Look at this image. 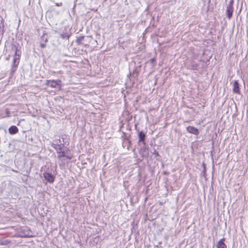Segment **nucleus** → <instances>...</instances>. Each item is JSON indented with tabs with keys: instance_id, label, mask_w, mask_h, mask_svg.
Returning a JSON list of instances; mask_svg holds the SVG:
<instances>
[{
	"instance_id": "f257e3e1",
	"label": "nucleus",
	"mask_w": 248,
	"mask_h": 248,
	"mask_svg": "<svg viewBox=\"0 0 248 248\" xmlns=\"http://www.w3.org/2000/svg\"><path fill=\"white\" fill-rule=\"evenodd\" d=\"M12 50L14 52V59L12 64V68L11 75H12L16 70L19 64L20 57L21 55V51L15 45H12Z\"/></svg>"
},
{
	"instance_id": "f03ea898",
	"label": "nucleus",
	"mask_w": 248,
	"mask_h": 248,
	"mask_svg": "<svg viewBox=\"0 0 248 248\" xmlns=\"http://www.w3.org/2000/svg\"><path fill=\"white\" fill-rule=\"evenodd\" d=\"M68 143V139L65 137L62 136L61 138L56 139L54 140L53 142L52 143L51 146L52 147H54L55 146H64V145L66 143Z\"/></svg>"
},
{
	"instance_id": "7ed1b4c3",
	"label": "nucleus",
	"mask_w": 248,
	"mask_h": 248,
	"mask_svg": "<svg viewBox=\"0 0 248 248\" xmlns=\"http://www.w3.org/2000/svg\"><path fill=\"white\" fill-rule=\"evenodd\" d=\"M61 83V81L59 79L56 80H47L46 81V85L47 86H50L51 88H56L57 85H60Z\"/></svg>"
},
{
	"instance_id": "20e7f679",
	"label": "nucleus",
	"mask_w": 248,
	"mask_h": 248,
	"mask_svg": "<svg viewBox=\"0 0 248 248\" xmlns=\"http://www.w3.org/2000/svg\"><path fill=\"white\" fill-rule=\"evenodd\" d=\"M44 177L48 183H52L54 181L55 177L52 173L49 172H44L43 173Z\"/></svg>"
},
{
	"instance_id": "39448f33",
	"label": "nucleus",
	"mask_w": 248,
	"mask_h": 248,
	"mask_svg": "<svg viewBox=\"0 0 248 248\" xmlns=\"http://www.w3.org/2000/svg\"><path fill=\"white\" fill-rule=\"evenodd\" d=\"M68 151L69 150L67 149H65V151L57 154L58 159L59 160H62V158H66V159L70 160L72 158V157L67 155Z\"/></svg>"
},
{
	"instance_id": "423d86ee",
	"label": "nucleus",
	"mask_w": 248,
	"mask_h": 248,
	"mask_svg": "<svg viewBox=\"0 0 248 248\" xmlns=\"http://www.w3.org/2000/svg\"><path fill=\"white\" fill-rule=\"evenodd\" d=\"M146 135L143 131H140L138 134V138H139V142H141L143 144H145V140Z\"/></svg>"
},
{
	"instance_id": "0eeeda50",
	"label": "nucleus",
	"mask_w": 248,
	"mask_h": 248,
	"mask_svg": "<svg viewBox=\"0 0 248 248\" xmlns=\"http://www.w3.org/2000/svg\"><path fill=\"white\" fill-rule=\"evenodd\" d=\"M187 131L190 133L196 135H198L199 132L196 128L192 126H188L186 128Z\"/></svg>"
},
{
	"instance_id": "6e6552de",
	"label": "nucleus",
	"mask_w": 248,
	"mask_h": 248,
	"mask_svg": "<svg viewBox=\"0 0 248 248\" xmlns=\"http://www.w3.org/2000/svg\"><path fill=\"white\" fill-rule=\"evenodd\" d=\"M233 92L237 94H240L239 84L237 80H235L233 83Z\"/></svg>"
},
{
	"instance_id": "1a4fd4ad",
	"label": "nucleus",
	"mask_w": 248,
	"mask_h": 248,
	"mask_svg": "<svg viewBox=\"0 0 248 248\" xmlns=\"http://www.w3.org/2000/svg\"><path fill=\"white\" fill-rule=\"evenodd\" d=\"M233 12V7L227 6L226 15H227V17L228 19H230L232 17Z\"/></svg>"
},
{
	"instance_id": "9d476101",
	"label": "nucleus",
	"mask_w": 248,
	"mask_h": 248,
	"mask_svg": "<svg viewBox=\"0 0 248 248\" xmlns=\"http://www.w3.org/2000/svg\"><path fill=\"white\" fill-rule=\"evenodd\" d=\"M225 238H223L219 240L217 244V248H227L226 245L224 243Z\"/></svg>"
},
{
	"instance_id": "9b49d317",
	"label": "nucleus",
	"mask_w": 248,
	"mask_h": 248,
	"mask_svg": "<svg viewBox=\"0 0 248 248\" xmlns=\"http://www.w3.org/2000/svg\"><path fill=\"white\" fill-rule=\"evenodd\" d=\"M9 132L11 135H14L18 133V129L15 125H12L9 128Z\"/></svg>"
},
{
	"instance_id": "f8f14e48",
	"label": "nucleus",
	"mask_w": 248,
	"mask_h": 248,
	"mask_svg": "<svg viewBox=\"0 0 248 248\" xmlns=\"http://www.w3.org/2000/svg\"><path fill=\"white\" fill-rule=\"evenodd\" d=\"M53 147L56 150L57 154L65 151V149H67L66 147L60 146H55Z\"/></svg>"
},
{
	"instance_id": "ddd939ff",
	"label": "nucleus",
	"mask_w": 248,
	"mask_h": 248,
	"mask_svg": "<svg viewBox=\"0 0 248 248\" xmlns=\"http://www.w3.org/2000/svg\"><path fill=\"white\" fill-rule=\"evenodd\" d=\"M41 42L44 43H47L48 42V38L46 33H44L43 35L41 36Z\"/></svg>"
},
{
	"instance_id": "4468645a",
	"label": "nucleus",
	"mask_w": 248,
	"mask_h": 248,
	"mask_svg": "<svg viewBox=\"0 0 248 248\" xmlns=\"http://www.w3.org/2000/svg\"><path fill=\"white\" fill-rule=\"evenodd\" d=\"M4 26L3 22V19H2L0 23V34L1 35L3 34L4 32Z\"/></svg>"
},
{
	"instance_id": "2eb2a0df",
	"label": "nucleus",
	"mask_w": 248,
	"mask_h": 248,
	"mask_svg": "<svg viewBox=\"0 0 248 248\" xmlns=\"http://www.w3.org/2000/svg\"><path fill=\"white\" fill-rule=\"evenodd\" d=\"M84 38V36H80L78 37L76 40V42L77 43V44L78 45H80L82 43V41L83 40Z\"/></svg>"
},
{
	"instance_id": "dca6fc26",
	"label": "nucleus",
	"mask_w": 248,
	"mask_h": 248,
	"mask_svg": "<svg viewBox=\"0 0 248 248\" xmlns=\"http://www.w3.org/2000/svg\"><path fill=\"white\" fill-rule=\"evenodd\" d=\"M61 37L62 39H68L69 38V35L67 34V33H63L61 35Z\"/></svg>"
},
{
	"instance_id": "f3484780",
	"label": "nucleus",
	"mask_w": 248,
	"mask_h": 248,
	"mask_svg": "<svg viewBox=\"0 0 248 248\" xmlns=\"http://www.w3.org/2000/svg\"><path fill=\"white\" fill-rule=\"evenodd\" d=\"M138 73L137 72L136 69H135L132 74H130V75H131L134 78L138 76Z\"/></svg>"
},
{
	"instance_id": "a211bd4d",
	"label": "nucleus",
	"mask_w": 248,
	"mask_h": 248,
	"mask_svg": "<svg viewBox=\"0 0 248 248\" xmlns=\"http://www.w3.org/2000/svg\"><path fill=\"white\" fill-rule=\"evenodd\" d=\"M66 158H62V160H59L61 162H59L60 166L64 165L65 163V159Z\"/></svg>"
},
{
	"instance_id": "6ab92c4d",
	"label": "nucleus",
	"mask_w": 248,
	"mask_h": 248,
	"mask_svg": "<svg viewBox=\"0 0 248 248\" xmlns=\"http://www.w3.org/2000/svg\"><path fill=\"white\" fill-rule=\"evenodd\" d=\"M152 154L155 155L156 158H157V157L160 156L158 153L155 149H154V152H153ZM156 159H157V158H156Z\"/></svg>"
},
{
	"instance_id": "aec40b11",
	"label": "nucleus",
	"mask_w": 248,
	"mask_h": 248,
	"mask_svg": "<svg viewBox=\"0 0 248 248\" xmlns=\"http://www.w3.org/2000/svg\"><path fill=\"white\" fill-rule=\"evenodd\" d=\"M233 0H230V1L229 2L228 4L227 5V6L233 7Z\"/></svg>"
},
{
	"instance_id": "412c9836",
	"label": "nucleus",
	"mask_w": 248,
	"mask_h": 248,
	"mask_svg": "<svg viewBox=\"0 0 248 248\" xmlns=\"http://www.w3.org/2000/svg\"><path fill=\"white\" fill-rule=\"evenodd\" d=\"M46 43H44V42H41L40 43V46L42 47V48H44L46 46Z\"/></svg>"
},
{
	"instance_id": "4be33fe9",
	"label": "nucleus",
	"mask_w": 248,
	"mask_h": 248,
	"mask_svg": "<svg viewBox=\"0 0 248 248\" xmlns=\"http://www.w3.org/2000/svg\"><path fill=\"white\" fill-rule=\"evenodd\" d=\"M30 235V232H27V233H25L24 236H29Z\"/></svg>"
},
{
	"instance_id": "5701e85b",
	"label": "nucleus",
	"mask_w": 248,
	"mask_h": 248,
	"mask_svg": "<svg viewBox=\"0 0 248 248\" xmlns=\"http://www.w3.org/2000/svg\"><path fill=\"white\" fill-rule=\"evenodd\" d=\"M196 67H197V65H193L192 66V69H195L196 68Z\"/></svg>"
},
{
	"instance_id": "b1692460",
	"label": "nucleus",
	"mask_w": 248,
	"mask_h": 248,
	"mask_svg": "<svg viewBox=\"0 0 248 248\" xmlns=\"http://www.w3.org/2000/svg\"><path fill=\"white\" fill-rule=\"evenodd\" d=\"M56 5H57V6H62V2H61V3H56Z\"/></svg>"
}]
</instances>
